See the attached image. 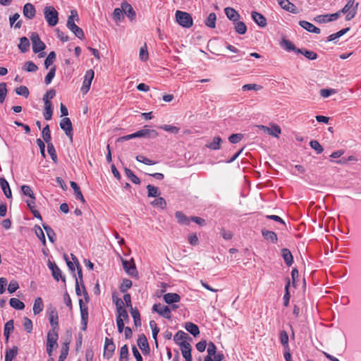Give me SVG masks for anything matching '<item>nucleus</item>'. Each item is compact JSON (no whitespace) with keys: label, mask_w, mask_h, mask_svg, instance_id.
<instances>
[{"label":"nucleus","mask_w":361,"mask_h":361,"mask_svg":"<svg viewBox=\"0 0 361 361\" xmlns=\"http://www.w3.org/2000/svg\"><path fill=\"white\" fill-rule=\"evenodd\" d=\"M147 126H145L143 129L138 130L134 133L121 137L118 139V141L121 142L124 140H129L130 139L135 137L155 138L156 137L158 136V133L155 130L147 129L145 128Z\"/></svg>","instance_id":"f257e3e1"},{"label":"nucleus","mask_w":361,"mask_h":361,"mask_svg":"<svg viewBox=\"0 0 361 361\" xmlns=\"http://www.w3.org/2000/svg\"><path fill=\"white\" fill-rule=\"evenodd\" d=\"M358 5V3H355V0H349L344 7L341 10L336 12V13H339V17L342 13H345V20H351L357 14Z\"/></svg>","instance_id":"f03ea898"},{"label":"nucleus","mask_w":361,"mask_h":361,"mask_svg":"<svg viewBox=\"0 0 361 361\" xmlns=\"http://www.w3.org/2000/svg\"><path fill=\"white\" fill-rule=\"evenodd\" d=\"M44 18L51 27L55 26L59 22V13L51 6H47L44 8Z\"/></svg>","instance_id":"7ed1b4c3"},{"label":"nucleus","mask_w":361,"mask_h":361,"mask_svg":"<svg viewBox=\"0 0 361 361\" xmlns=\"http://www.w3.org/2000/svg\"><path fill=\"white\" fill-rule=\"evenodd\" d=\"M58 331H49L47 336V353L49 356L52 355L53 350L58 347Z\"/></svg>","instance_id":"20e7f679"},{"label":"nucleus","mask_w":361,"mask_h":361,"mask_svg":"<svg viewBox=\"0 0 361 361\" xmlns=\"http://www.w3.org/2000/svg\"><path fill=\"white\" fill-rule=\"evenodd\" d=\"M176 22L183 27L189 28L193 24L191 15L187 12L176 11Z\"/></svg>","instance_id":"39448f33"},{"label":"nucleus","mask_w":361,"mask_h":361,"mask_svg":"<svg viewBox=\"0 0 361 361\" xmlns=\"http://www.w3.org/2000/svg\"><path fill=\"white\" fill-rule=\"evenodd\" d=\"M94 72L93 70L90 69L86 71L85 75L84 76V80L82 82V85L81 87L80 91L82 94H87L92 84V81L94 79Z\"/></svg>","instance_id":"423d86ee"},{"label":"nucleus","mask_w":361,"mask_h":361,"mask_svg":"<svg viewBox=\"0 0 361 361\" xmlns=\"http://www.w3.org/2000/svg\"><path fill=\"white\" fill-rule=\"evenodd\" d=\"M30 39L32 44V50L35 53H39L45 49V44L40 39L37 33L32 32Z\"/></svg>","instance_id":"0eeeda50"},{"label":"nucleus","mask_w":361,"mask_h":361,"mask_svg":"<svg viewBox=\"0 0 361 361\" xmlns=\"http://www.w3.org/2000/svg\"><path fill=\"white\" fill-rule=\"evenodd\" d=\"M152 310L158 313L164 318L170 319L171 318V308L161 303L154 304L152 306Z\"/></svg>","instance_id":"6e6552de"},{"label":"nucleus","mask_w":361,"mask_h":361,"mask_svg":"<svg viewBox=\"0 0 361 361\" xmlns=\"http://www.w3.org/2000/svg\"><path fill=\"white\" fill-rule=\"evenodd\" d=\"M259 130H262L265 133H267L270 135H272L275 137H279V135L281 133V128L276 124H272L271 128H269L267 126L263 125H259L257 126Z\"/></svg>","instance_id":"1a4fd4ad"},{"label":"nucleus","mask_w":361,"mask_h":361,"mask_svg":"<svg viewBox=\"0 0 361 361\" xmlns=\"http://www.w3.org/2000/svg\"><path fill=\"white\" fill-rule=\"evenodd\" d=\"M60 127L62 130H64L66 135L70 138V140H73V127L72 123L69 118L65 117L61 120Z\"/></svg>","instance_id":"9d476101"},{"label":"nucleus","mask_w":361,"mask_h":361,"mask_svg":"<svg viewBox=\"0 0 361 361\" xmlns=\"http://www.w3.org/2000/svg\"><path fill=\"white\" fill-rule=\"evenodd\" d=\"M115 345L112 338H106L104 348V356L107 359L112 357V355L115 350Z\"/></svg>","instance_id":"9b49d317"},{"label":"nucleus","mask_w":361,"mask_h":361,"mask_svg":"<svg viewBox=\"0 0 361 361\" xmlns=\"http://www.w3.org/2000/svg\"><path fill=\"white\" fill-rule=\"evenodd\" d=\"M49 320L51 326V330L58 331L59 329V317L58 312L55 308H49L48 311Z\"/></svg>","instance_id":"f8f14e48"},{"label":"nucleus","mask_w":361,"mask_h":361,"mask_svg":"<svg viewBox=\"0 0 361 361\" xmlns=\"http://www.w3.org/2000/svg\"><path fill=\"white\" fill-rule=\"evenodd\" d=\"M339 18V13H331L319 15L314 18V20L317 23H326L337 20Z\"/></svg>","instance_id":"ddd939ff"},{"label":"nucleus","mask_w":361,"mask_h":361,"mask_svg":"<svg viewBox=\"0 0 361 361\" xmlns=\"http://www.w3.org/2000/svg\"><path fill=\"white\" fill-rule=\"evenodd\" d=\"M277 1L283 9L294 14L299 13L295 5L289 1V0H277Z\"/></svg>","instance_id":"4468645a"},{"label":"nucleus","mask_w":361,"mask_h":361,"mask_svg":"<svg viewBox=\"0 0 361 361\" xmlns=\"http://www.w3.org/2000/svg\"><path fill=\"white\" fill-rule=\"evenodd\" d=\"M122 264L124 270L131 276H135L137 274L136 270L135 264L133 261H128L122 259Z\"/></svg>","instance_id":"2eb2a0df"},{"label":"nucleus","mask_w":361,"mask_h":361,"mask_svg":"<svg viewBox=\"0 0 361 361\" xmlns=\"http://www.w3.org/2000/svg\"><path fill=\"white\" fill-rule=\"evenodd\" d=\"M180 350L183 357L185 359V361H192L191 355V345L188 342H182L180 344Z\"/></svg>","instance_id":"dca6fc26"},{"label":"nucleus","mask_w":361,"mask_h":361,"mask_svg":"<svg viewBox=\"0 0 361 361\" xmlns=\"http://www.w3.org/2000/svg\"><path fill=\"white\" fill-rule=\"evenodd\" d=\"M49 268L52 271L53 277L59 281L61 279L63 281H65V276L62 275L61 269L58 267V266L55 263H52L51 262H49Z\"/></svg>","instance_id":"f3484780"},{"label":"nucleus","mask_w":361,"mask_h":361,"mask_svg":"<svg viewBox=\"0 0 361 361\" xmlns=\"http://www.w3.org/2000/svg\"><path fill=\"white\" fill-rule=\"evenodd\" d=\"M121 6L123 13L130 20H133L135 18V11L130 4L126 1H124L121 4Z\"/></svg>","instance_id":"a211bd4d"},{"label":"nucleus","mask_w":361,"mask_h":361,"mask_svg":"<svg viewBox=\"0 0 361 361\" xmlns=\"http://www.w3.org/2000/svg\"><path fill=\"white\" fill-rule=\"evenodd\" d=\"M23 13L25 17L32 19L35 16L36 10L32 4L27 3L23 6Z\"/></svg>","instance_id":"6ab92c4d"},{"label":"nucleus","mask_w":361,"mask_h":361,"mask_svg":"<svg viewBox=\"0 0 361 361\" xmlns=\"http://www.w3.org/2000/svg\"><path fill=\"white\" fill-rule=\"evenodd\" d=\"M163 300L166 303L172 305L173 303L180 302V296L175 293H169L164 295Z\"/></svg>","instance_id":"aec40b11"},{"label":"nucleus","mask_w":361,"mask_h":361,"mask_svg":"<svg viewBox=\"0 0 361 361\" xmlns=\"http://www.w3.org/2000/svg\"><path fill=\"white\" fill-rule=\"evenodd\" d=\"M252 18L253 20L261 27H264L267 25V20L265 17L257 12V11H252Z\"/></svg>","instance_id":"412c9836"},{"label":"nucleus","mask_w":361,"mask_h":361,"mask_svg":"<svg viewBox=\"0 0 361 361\" xmlns=\"http://www.w3.org/2000/svg\"><path fill=\"white\" fill-rule=\"evenodd\" d=\"M299 25L306 30L310 32L319 34L320 29L316 26H314L312 23L307 22L306 20H300L299 22Z\"/></svg>","instance_id":"4be33fe9"},{"label":"nucleus","mask_w":361,"mask_h":361,"mask_svg":"<svg viewBox=\"0 0 361 361\" xmlns=\"http://www.w3.org/2000/svg\"><path fill=\"white\" fill-rule=\"evenodd\" d=\"M82 300L80 299L79 300V303H80V306L81 321H82V329L83 331H85L87 329V325L88 312H87V309L82 307Z\"/></svg>","instance_id":"5701e85b"},{"label":"nucleus","mask_w":361,"mask_h":361,"mask_svg":"<svg viewBox=\"0 0 361 361\" xmlns=\"http://www.w3.org/2000/svg\"><path fill=\"white\" fill-rule=\"evenodd\" d=\"M281 256L287 266L290 267L292 265L293 262V257L288 249L283 248L281 250Z\"/></svg>","instance_id":"b1692460"},{"label":"nucleus","mask_w":361,"mask_h":361,"mask_svg":"<svg viewBox=\"0 0 361 361\" xmlns=\"http://www.w3.org/2000/svg\"><path fill=\"white\" fill-rule=\"evenodd\" d=\"M224 11H225V14L226 15L227 18L229 20H233L234 22L238 20V19L240 18V15L234 8H231V7H227L224 9Z\"/></svg>","instance_id":"393cba45"},{"label":"nucleus","mask_w":361,"mask_h":361,"mask_svg":"<svg viewBox=\"0 0 361 361\" xmlns=\"http://www.w3.org/2000/svg\"><path fill=\"white\" fill-rule=\"evenodd\" d=\"M137 345L142 350L143 353H149V348L147 340L145 335H141L137 339Z\"/></svg>","instance_id":"a878e982"},{"label":"nucleus","mask_w":361,"mask_h":361,"mask_svg":"<svg viewBox=\"0 0 361 361\" xmlns=\"http://www.w3.org/2000/svg\"><path fill=\"white\" fill-rule=\"evenodd\" d=\"M0 186L6 197L11 198L12 197V194L9 184L4 178H0Z\"/></svg>","instance_id":"bb28decb"},{"label":"nucleus","mask_w":361,"mask_h":361,"mask_svg":"<svg viewBox=\"0 0 361 361\" xmlns=\"http://www.w3.org/2000/svg\"><path fill=\"white\" fill-rule=\"evenodd\" d=\"M188 335L183 331H178L174 336L173 340L176 344L180 346L182 342H188Z\"/></svg>","instance_id":"cd10ccee"},{"label":"nucleus","mask_w":361,"mask_h":361,"mask_svg":"<svg viewBox=\"0 0 361 361\" xmlns=\"http://www.w3.org/2000/svg\"><path fill=\"white\" fill-rule=\"evenodd\" d=\"M262 234L267 240L271 241L273 243L277 242V235L274 231L263 229L262 231Z\"/></svg>","instance_id":"c85d7f7f"},{"label":"nucleus","mask_w":361,"mask_h":361,"mask_svg":"<svg viewBox=\"0 0 361 361\" xmlns=\"http://www.w3.org/2000/svg\"><path fill=\"white\" fill-rule=\"evenodd\" d=\"M71 187L74 190L75 197L78 200H80L82 203L85 202V198L82 194V192L80 189V187L78 185V184L74 181H71L70 183Z\"/></svg>","instance_id":"c756f323"},{"label":"nucleus","mask_w":361,"mask_h":361,"mask_svg":"<svg viewBox=\"0 0 361 361\" xmlns=\"http://www.w3.org/2000/svg\"><path fill=\"white\" fill-rule=\"evenodd\" d=\"M70 26L67 27L70 30H71L74 35L78 37L79 39H82L85 36L84 32L79 27L78 25H75V23H69Z\"/></svg>","instance_id":"7c9ffc66"},{"label":"nucleus","mask_w":361,"mask_h":361,"mask_svg":"<svg viewBox=\"0 0 361 361\" xmlns=\"http://www.w3.org/2000/svg\"><path fill=\"white\" fill-rule=\"evenodd\" d=\"M44 308L43 302L41 298H37L35 300L33 305V313L35 315L39 314Z\"/></svg>","instance_id":"2f4dec72"},{"label":"nucleus","mask_w":361,"mask_h":361,"mask_svg":"<svg viewBox=\"0 0 361 361\" xmlns=\"http://www.w3.org/2000/svg\"><path fill=\"white\" fill-rule=\"evenodd\" d=\"M175 216L180 224L189 225L190 221V219L186 215H185L182 212H176L175 214Z\"/></svg>","instance_id":"473e14b6"},{"label":"nucleus","mask_w":361,"mask_h":361,"mask_svg":"<svg viewBox=\"0 0 361 361\" xmlns=\"http://www.w3.org/2000/svg\"><path fill=\"white\" fill-rule=\"evenodd\" d=\"M53 109L51 102H47L44 104V111L43 113L44 119L47 121L51 120L52 117Z\"/></svg>","instance_id":"72a5a7b5"},{"label":"nucleus","mask_w":361,"mask_h":361,"mask_svg":"<svg viewBox=\"0 0 361 361\" xmlns=\"http://www.w3.org/2000/svg\"><path fill=\"white\" fill-rule=\"evenodd\" d=\"M280 44L286 51H293L297 52L298 49L295 47V45L290 41H289L285 38L282 39Z\"/></svg>","instance_id":"f704fd0d"},{"label":"nucleus","mask_w":361,"mask_h":361,"mask_svg":"<svg viewBox=\"0 0 361 361\" xmlns=\"http://www.w3.org/2000/svg\"><path fill=\"white\" fill-rule=\"evenodd\" d=\"M185 328L194 336H197L200 334L199 327L192 322L186 323Z\"/></svg>","instance_id":"c9c22d12"},{"label":"nucleus","mask_w":361,"mask_h":361,"mask_svg":"<svg viewBox=\"0 0 361 361\" xmlns=\"http://www.w3.org/2000/svg\"><path fill=\"white\" fill-rule=\"evenodd\" d=\"M221 142V137L216 136L213 138V140L212 142H207L206 147L209 149L216 150L219 149Z\"/></svg>","instance_id":"e433bc0d"},{"label":"nucleus","mask_w":361,"mask_h":361,"mask_svg":"<svg viewBox=\"0 0 361 361\" xmlns=\"http://www.w3.org/2000/svg\"><path fill=\"white\" fill-rule=\"evenodd\" d=\"M18 354V347L13 346L12 348L8 349L6 352L5 361H12Z\"/></svg>","instance_id":"4c0bfd02"},{"label":"nucleus","mask_w":361,"mask_h":361,"mask_svg":"<svg viewBox=\"0 0 361 361\" xmlns=\"http://www.w3.org/2000/svg\"><path fill=\"white\" fill-rule=\"evenodd\" d=\"M30 47L29 39L26 37H23L20 39V44L18 48L23 53H25L28 51Z\"/></svg>","instance_id":"58836bf2"},{"label":"nucleus","mask_w":361,"mask_h":361,"mask_svg":"<svg viewBox=\"0 0 361 361\" xmlns=\"http://www.w3.org/2000/svg\"><path fill=\"white\" fill-rule=\"evenodd\" d=\"M216 16L214 13H211L207 16L204 21L205 25L210 27L214 28L216 27Z\"/></svg>","instance_id":"ea45409f"},{"label":"nucleus","mask_w":361,"mask_h":361,"mask_svg":"<svg viewBox=\"0 0 361 361\" xmlns=\"http://www.w3.org/2000/svg\"><path fill=\"white\" fill-rule=\"evenodd\" d=\"M10 305L16 310H23L25 307L24 303L16 298H12L9 300Z\"/></svg>","instance_id":"a19ab883"},{"label":"nucleus","mask_w":361,"mask_h":361,"mask_svg":"<svg viewBox=\"0 0 361 361\" xmlns=\"http://www.w3.org/2000/svg\"><path fill=\"white\" fill-rule=\"evenodd\" d=\"M297 53L303 54L307 59L310 60H315L317 58V53L306 49H297Z\"/></svg>","instance_id":"79ce46f5"},{"label":"nucleus","mask_w":361,"mask_h":361,"mask_svg":"<svg viewBox=\"0 0 361 361\" xmlns=\"http://www.w3.org/2000/svg\"><path fill=\"white\" fill-rule=\"evenodd\" d=\"M75 292L78 296H80L82 294H83L85 297L87 296V293L86 291L85 285L83 284V283H81V288H80V285H79V281H78V279H77V278H75Z\"/></svg>","instance_id":"37998d69"},{"label":"nucleus","mask_w":361,"mask_h":361,"mask_svg":"<svg viewBox=\"0 0 361 361\" xmlns=\"http://www.w3.org/2000/svg\"><path fill=\"white\" fill-rule=\"evenodd\" d=\"M234 25H235L234 28L237 33H238L240 35H243L246 32L247 26L243 22L237 21L236 23H234Z\"/></svg>","instance_id":"c03bdc74"},{"label":"nucleus","mask_w":361,"mask_h":361,"mask_svg":"<svg viewBox=\"0 0 361 361\" xmlns=\"http://www.w3.org/2000/svg\"><path fill=\"white\" fill-rule=\"evenodd\" d=\"M147 189L148 197H157L160 195V192H159L158 188H157L154 185H147Z\"/></svg>","instance_id":"a18cd8bd"},{"label":"nucleus","mask_w":361,"mask_h":361,"mask_svg":"<svg viewBox=\"0 0 361 361\" xmlns=\"http://www.w3.org/2000/svg\"><path fill=\"white\" fill-rule=\"evenodd\" d=\"M20 18V15L16 13L13 16H11L9 18L10 25L11 26H14L15 28H20L21 27V20H18V18Z\"/></svg>","instance_id":"49530a36"},{"label":"nucleus","mask_w":361,"mask_h":361,"mask_svg":"<svg viewBox=\"0 0 361 361\" xmlns=\"http://www.w3.org/2000/svg\"><path fill=\"white\" fill-rule=\"evenodd\" d=\"M125 170V173H126V176L135 184H140V180L139 179V178L137 176H136L133 172L128 169V168H125L124 169Z\"/></svg>","instance_id":"de8ad7c7"},{"label":"nucleus","mask_w":361,"mask_h":361,"mask_svg":"<svg viewBox=\"0 0 361 361\" xmlns=\"http://www.w3.org/2000/svg\"><path fill=\"white\" fill-rule=\"evenodd\" d=\"M130 314L133 318L135 325L136 326H140L141 325V319H140V312L137 310V309H134V308L131 307Z\"/></svg>","instance_id":"09e8293b"},{"label":"nucleus","mask_w":361,"mask_h":361,"mask_svg":"<svg viewBox=\"0 0 361 361\" xmlns=\"http://www.w3.org/2000/svg\"><path fill=\"white\" fill-rule=\"evenodd\" d=\"M43 228L47 233L49 240L54 243L56 240V234L54 230L49 226L43 224Z\"/></svg>","instance_id":"8fccbe9b"},{"label":"nucleus","mask_w":361,"mask_h":361,"mask_svg":"<svg viewBox=\"0 0 361 361\" xmlns=\"http://www.w3.org/2000/svg\"><path fill=\"white\" fill-rule=\"evenodd\" d=\"M42 137H43L44 142L47 145H48V143H51V133H50L49 125H46V126L44 127V128L42 130Z\"/></svg>","instance_id":"3c124183"},{"label":"nucleus","mask_w":361,"mask_h":361,"mask_svg":"<svg viewBox=\"0 0 361 361\" xmlns=\"http://www.w3.org/2000/svg\"><path fill=\"white\" fill-rule=\"evenodd\" d=\"M128 348L127 345H124L121 348L120 350V358L119 361H128Z\"/></svg>","instance_id":"603ef678"},{"label":"nucleus","mask_w":361,"mask_h":361,"mask_svg":"<svg viewBox=\"0 0 361 361\" xmlns=\"http://www.w3.org/2000/svg\"><path fill=\"white\" fill-rule=\"evenodd\" d=\"M158 198L155 199L153 202H152V205L156 207H160L161 209H164L166 206V200L161 197H157Z\"/></svg>","instance_id":"864d4df0"},{"label":"nucleus","mask_w":361,"mask_h":361,"mask_svg":"<svg viewBox=\"0 0 361 361\" xmlns=\"http://www.w3.org/2000/svg\"><path fill=\"white\" fill-rule=\"evenodd\" d=\"M21 190L24 195L28 196L31 199H35V194L29 185H22Z\"/></svg>","instance_id":"5fc2aeb1"},{"label":"nucleus","mask_w":361,"mask_h":361,"mask_svg":"<svg viewBox=\"0 0 361 361\" xmlns=\"http://www.w3.org/2000/svg\"><path fill=\"white\" fill-rule=\"evenodd\" d=\"M78 20H79V18H78L77 11L71 10V15L68 18L67 24H66L67 27L70 26L69 23H71V24L75 23V20L78 21Z\"/></svg>","instance_id":"6e6d98bb"},{"label":"nucleus","mask_w":361,"mask_h":361,"mask_svg":"<svg viewBox=\"0 0 361 361\" xmlns=\"http://www.w3.org/2000/svg\"><path fill=\"white\" fill-rule=\"evenodd\" d=\"M159 128L166 132H169V133H171L173 134H177L179 132V128L174 126L163 125V126H161Z\"/></svg>","instance_id":"4d7b16f0"},{"label":"nucleus","mask_w":361,"mask_h":361,"mask_svg":"<svg viewBox=\"0 0 361 361\" xmlns=\"http://www.w3.org/2000/svg\"><path fill=\"white\" fill-rule=\"evenodd\" d=\"M24 71L27 72H35L37 71V66L32 61H27L23 67Z\"/></svg>","instance_id":"13d9d810"},{"label":"nucleus","mask_w":361,"mask_h":361,"mask_svg":"<svg viewBox=\"0 0 361 361\" xmlns=\"http://www.w3.org/2000/svg\"><path fill=\"white\" fill-rule=\"evenodd\" d=\"M47 151H48V153L50 155L51 159L56 163L57 161V156H56L55 148L52 143H48Z\"/></svg>","instance_id":"bf43d9fd"},{"label":"nucleus","mask_w":361,"mask_h":361,"mask_svg":"<svg viewBox=\"0 0 361 361\" xmlns=\"http://www.w3.org/2000/svg\"><path fill=\"white\" fill-rule=\"evenodd\" d=\"M35 231L36 235L39 238V239L41 240V242L44 245L46 243V239L45 235L44 234V232L40 226H35Z\"/></svg>","instance_id":"052dcab7"},{"label":"nucleus","mask_w":361,"mask_h":361,"mask_svg":"<svg viewBox=\"0 0 361 361\" xmlns=\"http://www.w3.org/2000/svg\"><path fill=\"white\" fill-rule=\"evenodd\" d=\"M23 328L27 333H31L32 331V322L27 317L23 318Z\"/></svg>","instance_id":"680f3d73"},{"label":"nucleus","mask_w":361,"mask_h":361,"mask_svg":"<svg viewBox=\"0 0 361 361\" xmlns=\"http://www.w3.org/2000/svg\"><path fill=\"white\" fill-rule=\"evenodd\" d=\"M56 59V54L54 51H51L47 59L44 61V66L46 68H48L51 65H52L54 61Z\"/></svg>","instance_id":"e2e57ef3"},{"label":"nucleus","mask_w":361,"mask_h":361,"mask_svg":"<svg viewBox=\"0 0 361 361\" xmlns=\"http://www.w3.org/2000/svg\"><path fill=\"white\" fill-rule=\"evenodd\" d=\"M310 145L317 152V154H321L324 151L323 147L317 140H311Z\"/></svg>","instance_id":"0e129e2a"},{"label":"nucleus","mask_w":361,"mask_h":361,"mask_svg":"<svg viewBox=\"0 0 361 361\" xmlns=\"http://www.w3.org/2000/svg\"><path fill=\"white\" fill-rule=\"evenodd\" d=\"M132 286V281L130 279H125L123 280L120 287V290L122 293H126L128 289Z\"/></svg>","instance_id":"69168bd1"},{"label":"nucleus","mask_w":361,"mask_h":361,"mask_svg":"<svg viewBox=\"0 0 361 361\" xmlns=\"http://www.w3.org/2000/svg\"><path fill=\"white\" fill-rule=\"evenodd\" d=\"M55 73H56V67H52L49 70V73H47V75H46L45 79H44V82L47 85H49L51 82V80H53V78L55 76Z\"/></svg>","instance_id":"338daca9"},{"label":"nucleus","mask_w":361,"mask_h":361,"mask_svg":"<svg viewBox=\"0 0 361 361\" xmlns=\"http://www.w3.org/2000/svg\"><path fill=\"white\" fill-rule=\"evenodd\" d=\"M16 92L18 95H21L27 98L29 96V90L26 86H20L16 89Z\"/></svg>","instance_id":"774afa93"}]
</instances>
